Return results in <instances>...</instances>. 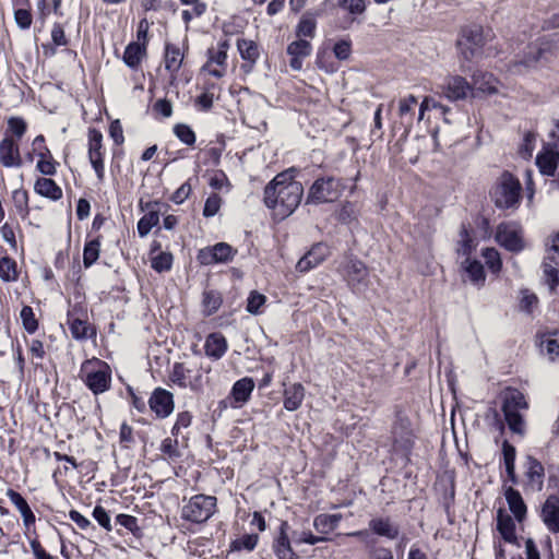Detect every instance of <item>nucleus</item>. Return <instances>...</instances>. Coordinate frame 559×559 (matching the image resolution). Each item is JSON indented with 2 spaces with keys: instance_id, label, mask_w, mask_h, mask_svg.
Instances as JSON below:
<instances>
[{
  "instance_id": "nucleus-1",
  "label": "nucleus",
  "mask_w": 559,
  "mask_h": 559,
  "mask_svg": "<svg viewBox=\"0 0 559 559\" xmlns=\"http://www.w3.org/2000/svg\"><path fill=\"white\" fill-rule=\"evenodd\" d=\"M300 169L293 166L278 173L264 188V205L284 218L299 206L304 197L302 183L296 180Z\"/></svg>"
},
{
  "instance_id": "nucleus-2",
  "label": "nucleus",
  "mask_w": 559,
  "mask_h": 559,
  "mask_svg": "<svg viewBox=\"0 0 559 559\" xmlns=\"http://www.w3.org/2000/svg\"><path fill=\"white\" fill-rule=\"evenodd\" d=\"M391 435L392 452L402 460L403 466L409 465L415 445V435L409 417L401 407L395 408Z\"/></svg>"
},
{
  "instance_id": "nucleus-3",
  "label": "nucleus",
  "mask_w": 559,
  "mask_h": 559,
  "mask_svg": "<svg viewBox=\"0 0 559 559\" xmlns=\"http://www.w3.org/2000/svg\"><path fill=\"white\" fill-rule=\"evenodd\" d=\"M490 31L485 32L479 24L462 26L456 39L459 57L466 62L483 56V49L489 40Z\"/></svg>"
},
{
  "instance_id": "nucleus-4",
  "label": "nucleus",
  "mask_w": 559,
  "mask_h": 559,
  "mask_svg": "<svg viewBox=\"0 0 559 559\" xmlns=\"http://www.w3.org/2000/svg\"><path fill=\"white\" fill-rule=\"evenodd\" d=\"M346 189L344 179L334 176L317 178L310 186L305 204L320 205L337 201Z\"/></svg>"
},
{
  "instance_id": "nucleus-5",
  "label": "nucleus",
  "mask_w": 559,
  "mask_h": 559,
  "mask_svg": "<svg viewBox=\"0 0 559 559\" xmlns=\"http://www.w3.org/2000/svg\"><path fill=\"white\" fill-rule=\"evenodd\" d=\"M522 185L510 171L504 170L491 192L495 205L500 210L515 209L521 201Z\"/></svg>"
},
{
  "instance_id": "nucleus-6",
  "label": "nucleus",
  "mask_w": 559,
  "mask_h": 559,
  "mask_svg": "<svg viewBox=\"0 0 559 559\" xmlns=\"http://www.w3.org/2000/svg\"><path fill=\"white\" fill-rule=\"evenodd\" d=\"M216 511V498L214 496L195 495L183 506L181 518L191 523L206 522Z\"/></svg>"
},
{
  "instance_id": "nucleus-7",
  "label": "nucleus",
  "mask_w": 559,
  "mask_h": 559,
  "mask_svg": "<svg viewBox=\"0 0 559 559\" xmlns=\"http://www.w3.org/2000/svg\"><path fill=\"white\" fill-rule=\"evenodd\" d=\"M437 94L451 103H457L473 97L474 86L462 75L449 74L437 85Z\"/></svg>"
},
{
  "instance_id": "nucleus-8",
  "label": "nucleus",
  "mask_w": 559,
  "mask_h": 559,
  "mask_svg": "<svg viewBox=\"0 0 559 559\" xmlns=\"http://www.w3.org/2000/svg\"><path fill=\"white\" fill-rule=\"evenodd\" d=\"M495 240L500 247L512 253H520L525 248L522 228L513 222L500 223L496 229Z\"/></svg>"
},
{
  "instance_id": "nucleus-9",
  "label": "nucleus",
  "mask_w": 559,
  "mask_h": 559,
  "mask_svg": "<svg viewBox=\"0 0 559 559\" xmlns=\"http://www.w3.org/2000/svg\"><path fill=\"white\" fill-rule=\"evenodd\" d=\"M237 250L227 242H217L198 251L197 260L201 265L228 263L236 255Z\"/></svg>"
},
{
  "instance_id": "nucleus-10",
  "label": "nucleus",
  "mask_w": 559,
  "mask_h": 559,
  "mask_svg": "<svg viewBox=\"0 0 559 559\" xmlns=\"http://www.w3.org/2000/svg\"><path fill=\"white\" fill-rule=\"evenodd\" d=\"M83 382L95 395L109 390L111 383V370L108 364L98 360L97 368L85 372Z\"/></svg>"
},
{
  "instance_id": "nucleus-11",
  "label": "nucleus",
  "mask_w": 559,
  "mask_h": 559,
  "mask_svg": "<svg viewBox=\"0 0 559 559\" xmlns=\"http://www.w3.org/2000/svg\"><path fill=\"white\" fill-rule=\"evenodd\" d=\"M345 274L353 293L360 294L367 288L369 271L361 260L350 258L345 266Z\"/></svg>"
},
{
  "instance_id": "nucleus-12",
  "label": "nucleus",
  "mask_w": 559,
  "mask_h": 559,
  "mask_svg": "<svg viewBox=\"0 0 559 559\" xmlns=\"http://www.w3.org/2000/svg\"><path fill=\"white\" fill-rule=\"evenodd\" d=\"M148 406L157 418H167L174 412V395L166 389L156 388L148 399Z\"/></svg>"
},
{
  "instance_id": "nucleus-13",
  "label": "nucleus",
  "mask_w": 559,
  "mask_h": 559,
  "mask_svg": "<svg viewBox=\"0 0 559 559\" xmlns=\"http://www.w3.org/2000/svg\"><path fill=\"white\" fill-rule=\"evenodd\" d=\"M329 254V246L324 242H317L299 259L296 264V271L307 273L320 265Z\"/></svg>"
},
{
  "instance_id": "nucleus-14",
  "label": "nucleus",
  "mask_w": 559,
  "mask_h": 559,
  "mask_svg": "<svg viewBox=\"0 0 559 559\" xmlns=\"http://www.w3.org/2000/svg\"><path fill=\"white\" fill-rule=\"evenodd\" d=\"M289 524L282 521L278 527V534L273 542V551L277 559H298V555L292 547L288 536Z\"/></svg>"
},
{
  "instance_id": "nucleus-15",
  "label": "nucleus",
  "mask_w": 559,
  "mask_h": 559,
  "mask_svg": "<svg viewBox=\"0 0 559 559\" xmlns=\"http://www.w3.org/2000/svg\"><path fill=\"white\" fill-rule=\"evenodd\" d=\"M497 531L501 538L511 545L520 546L516 536L515 519H512L510 514L502 508L497 511Z\"/></svg>"
},
{
  "instance_id": "nucleus-16",
  "label": "nucleus",
  "mask_w": 559,
  "mask_h": 559,
  "mask_svg": "<svg viewBox=\"0 0 559 559\" xmlns=\"http://www.w3.org/2000/svg\"><path fill=\"white\" fill-rule=\"evenodd\" d=\"M535 164L542 175L552 177L559 165V152L555 148L544 146L543 150L537 153Z\"/></svg>"
},
{
  "instance_id": "nucleus-17",
  "label": "nucleus",
  "mask_w": 559,
  "mask_h": 559,
  "mask_svg": "<svg viewBox=\"0 0 559 559\" xmlns=\"http://www.w3.org/2000/svg\"><path fill=\"white\" fill-rule=\"evenodd\" d=\"M287 55L290 57L289 67L295 71L302 69L304 59L311 55L312 46L307 39L300 38L287 46Z\"/></svg>"
},
{
  "instance_id": "nucleus-18",
  "label": "nucleus",
  "mask_w": 559,
  "mask_h": 559,
  "mask_svg": "<svg viewBox=\"0 0 559 559\" xmlns=\"http://www.w3.org/2000/svg\"><path fill=\"white\" fill-rule=\"evenodd\" d=\"M0 162L4 167H21L23 165L17 143L10 136L0 142Z\"/></svg>"
},
{
  "instance_id": "nucleus-19",
  "label": "nucleus",
  "mask_w": 559,
  "mask_h": 559,
  "mask_svg": "<svg viewBox=\"0 0 559 559\" xmlns=\"http://www.w3.org/2000/svg\"><path fill=\"white\" fill-rule=\"evenodd\" d=\"M254 389V381L252 378L245 377L237 380L230 390L229 399L234 401L231 407H241L245 403L250 400L251 393Z\"/></svg>"
},
{
  "instance_id": "nucleus-20",
  "label": "nucleus",
  "mask_w": 559,
  "mask_h": 559,
  "mask_svg": "<svg viewBox=\"0 0 559 559\" xmlns=\"http://www.w3.org/2000/svg\"><path fill=\"white\" fill-rule=\"evenodd\" d=\"M237 48L240 53L241 59L245 63L241 64V69L243 72L249 73L252 71L257 60L260 57V51L257 43L249 39H238Z\"/></svg>"
},
{
  "instance_id": "nucleus-21",
  "label": "nucleus",
  "mask_w": 559,
  "mask_h": 559,
  "mask_svg": "<svg viewBox=\"0 0 559 559\" xmlns=\"http://www.w3.org/2000/svg\"><path fill=\"white\" fill-rule=\"evenodd\" d=\"M542 518L550 532L559 533V497L550 496L546 499L542 509Z\"/></svg>"
},
{
  "instance_id": "nucleus-22",
  "label": "nucleus",
  "mask_w": 559,
  "mask_h": 559,
  "mask_svg": "<svg viewBox=\"0 0 559 559\" xmlns=\"http://www.w3.org/2000/svg\"><path fill=\"white\" fill-rule=\"evenodd\" d=\"M504 497L510 512L516 522L522 523L526 519L527 507L518 489L508 487L504 490Z\"/></svg>"
},
{
  "instance_id": "nucleus-23",
  "label": "nucleus",
  "mask_w": 559,
  "mask_h": 559,
  "mask_svg": "<svg viewBox=\"0 0 559 559\" xmlns=\"http://www.w3.org/2000/svg\"><path fill=\"white\" fill-rule=\"evenodd\" d=\"M528 485L535 490H542L544 485L545 468L543 464L534 456H526V472Z\"/></svg>"
},
{
  "instance_id": "nucleus-24",
  "label": "nucleus",
  "mask_w": 559,
  "mask_h": 559,
  "mask_svg": "<svg viewBox=\"0 0 559 559\" xmlns=\"http://www.w3.org/2000/svg\"><path fill=\"white\" fill-rule=\"evenodd\" d=\"M478 240L473 235V229L466 223H462L460 227V240L457 241L456 253L465 258H471L476 250Z\"/></svg>"
},
{
  "instance_id": "nucleus-25",
  "label": "nucleus",
  "mask_w": 559,
  "mask_h": 559,
  "mask_svg": "<svg viewBox=\"0 0 559 559\" xmlns=\"http://www.w3.org/2000/svg\"><path fill=\"white\" fill-rule=\"evenodd\" d=\"M283 406L288 412L297 411L305 399V386L299 383H293L284 389Z\"/></svg>"
},
{
  "instance_id": "nucleus-26",
  "label": "nucleus",
  "mask_w": 559,
  "mask_h": 559,
  "mask_svg": "<svg viewBox=\"0 0 559 559\" xmlns=\"http://www.w3.org/2000/svg\"><path fill=\"white\" fill-rule=\"evenodd\" d=\"M226 350L227 341L223 334L214 332L206 336L204 352L207 357L217 360L225 355Z\"/></svg>"
},
{
  "instance_id": "nucleus-27",
  "label": "nucleus",
  "mask_w": 559,
  "mask_h": 559,
  "mask_svg": "<svg viewBox=\"0 0 559 559\" xmlns=\"http://www.w3.org/2000/svg\"><path fill=\"white\" fill-rule=\"evenodd\" d=\"M7 497L20 511L24 525L28 528L35 524L36 518L25 498L14 489L7 490Z\"/></svg>"
},
{
  "instance_id": "nucleus-28",
  "label": "nucleus",
  "mask_w": 559,
  "mask_h": 559,
  "mask_svg": "<svg viewBox=\"0 0 559 559\" xmlns=\"http://www.w3.org/2000/svg\"><path fill=\"white\" fill-rule=\"evenodd\" d=\"M559 261L555 254L548 252L545 257L542 269L544 273L545 283L548 285L551 292H555L559 285Z\"/></svg>"
},
{
  "instance_id": "nucleus-29",
  "label": "nucleus",
  "mask_w": 559,
  "mask_h": 559,
  "mask_svg": "<svg viewBox=\"0 0 559 559\" xmlns=\"http://www.w3.org/2000/svg\"><path fill=\"white\" fill-rule=\"evenodd\" d=\"M538 346L540 353L554 361L559 357V331L555 330L540 334Z\"/></svg>"
},
{
  "instance_id": "nucleus-30",
  "label": "nucleus",
  "mask_w": 559,
  "mask_h": 559,
  "mask_svg": "<svg viewBox=\"0 0 559 559\" xmlns=\"http://www.w3.org/2000/svg\"><path fill=\"white\" fill-rule=\"evenodd\" d=\"M461 269L467 274L471 283L477 287L484 285L486 281V273L484 265L477 259L465 258L461 263Z\"/></svg>"
},
{
  "instance_id": "nucleus-31",
  "label": "nucleus",
  "mask_w": 559,
  "mask_h": 559,
  "mask_svg": "<svg viewBox=\"0 0 559 559\" xmlns=\"http://www.w3.org/2000/svg\"><path fill=\"white\" fill-rule=\"evenodd\" d=\"M369 528L378 536L388 539H395L400 534L397 525H394L389 518H376L369 521Z\"/></svg>"
},
{
  "instance_id": "nucleus-32",
  "label": "nucleus",
  "mask_w": 559,
  "mask_h": 559,
  "mask_svg": "<svg viewBox=\"0 0 559 559\" xmlns=\"http://www.w3.org/2000/svg\"><path fill=\"white\" fill-rule=\"evenodd\" d=\"M34 191L51 201H58L62 198V189L50 178H37L34 185Z\"/></svg>"
},
{
  "instance_id": "nucleus-33",
  "label": "nucleus",
  "mask_w": 559,
  "mask_h": 559,
  "mask_svg": "<svg viewBox=\"0 0 559 559\" xmlns=\"http://www.w3.org/2000/svg\"><path fill=\"white\" fill-rule=\"evenodd\" d=\"M502 457L509 480L513 485H516L519 483V478L515 473L516 449L508 440L502 442Z\"/></svg>"
},
{
  "instance_id": "nucleus-34",
  "label": "nucleus",
  "mask_w": 559,
  "mask_h": 559,
  "mask_svg": "<svg viewBox=\"0 0 559 559\" xmlns=\"http://www.w3.org/2000/svg\"><path fill=\"white\" fill-rule=\"evenodd\" d=\"M165 69L170 73L171 81L176 79V73L179 71L182 63V56L179 47L174 44L167 43L165 46Z\"/></svg>"
},
{
  "instance_id": "nucleus-35",
  "label": "nucleus",
  "mask_w": 559,
  "mask_h": 559,
  "mask_svg": "<svg viewBox=\"0 0 559 559\" xmlns=\"http://www.w3.org/2000/svg\"><path fill=\"white\" fill-rule=\"evenodd\" d=\"M145 55V44H140L136 41H131L127 45L123 52V62L130 69H138L142 57Z\"/></svg>"
},
{
  "instance_id": "nucleus-36",
  "label": "nucleus",
  "mask_w": 559,
  "mask_h": 559,
  "mask_svg": "<svg viewBox=\"0 0 559 559\" xmlns=\"http://www.w3.org/2000/svg\"><path fill=\"white\" fill-rule=\"evenodd\" d=\"M527 408L524 394L518 389H508L502 397L501 409L521 411Z\"/></svg>"
},
{
  "instance_id": "nucleus-37",
  "label": "nucleus",
  "mask_w": 559,
  "mask_h": 559,
  "mask_svg": "<svg viewBox=\"0 0 559 559\" xmlns=\"http://www.w3.org/2000/svg\"><path fill=\"white\" fill-rule=\"evenodd\" d=\"M316 14L306 12L296 26V36L298 39L302 37L313 38L316 36L317 21Z\"/></svg>"
},
{
  "instance_id": "nucleus-38",
  "label": "nucleus",
  "mask_w": 559,
  "mask_h": 559,
  "mask_svg": "<svg viewBox=\"0 0 559 559\" xmlns=\"http://www.w3.org/2000/svg\"><path fill=\"white\" fill-rule=\"evenodd\" d=\"M342 520V514H319L313 520V527L322 533L326 534L335 530Z\"/></svg>"
},
{
  "instance_id": "nucleus-39",
  "label": "nucleus",
  "mask_w": 559,
  "mask_h": 559,
  "mask_svg": "<svg viewBox=\"0 0 559 559\" xmlns=\"http://www.w3.org/2000/svg\"><path fill=\"white\" fill-rule=\"evenodd\" d=\"M417 105V98L414 95H408L400 100L399 115L402 124L405 127L412 126L414 118V107Z\"/></svg>"
},
{
  "instance_id": "nucleus-40",
  "label": "nucleus",
  "mask_w": 559,
  "mask_h": 559,
  "mask_svg": "<svg viewBox=\"0 0 559 559\" xmlns=\"http://www.w3.org/2000/svg\"><path fill=\"white\" fill-rule=\"evenodd\" d=\"M223 304L222 294L216 290H206L203 293L202 306L203 313L206 317L213 316Z\"/></svg>"
},
{
  "instance_id": "nucleus-41",
  "label": "nucleus",
  "mask_w": 559,
  "mask_h": 559,
  "mask_svg": "<svg viewBox=\"0 0 559 559\" xmlns=\"http://www.w3.org/2000/svg\"><path fill=\"white\" fill-rule=\"evenodd\" d=\"M159 223V211L145 213L136 224V230L141 238L147 236L151 229Z\"/></svg>"
},
{
  "instance_id": "nucleus-42",
  "label": "nucleus",
  "mask_w": 559,
  "mask_h": 559,
  "mask_svg": "<svg viewBox=\"0 0 559 559\" xmlns=\"http://www.w3.org/2000/svg\"><path fill=\"white\" fill-rule=\"evenodd\" d=\"M68 324L72 337L75 340H85L88 337L90 325L85 320L72 318L71 312H68Z\"/></svg>"
},
{
  "instance_id": "nucleus-43",
  "label": "nucleus",
  "mask_w": 559,
  "mask_h": 559,
  "mask_svg": "<svg viewBox=\"0 0 559 559\" xmlns=\"http://www.w3.org/2000/svg\"><path fill=\"white\" fill-rule=\"evenodd\" d=\"M16 262L12 258L4 255L0 259V278L4 282L17 281Z\"/></svg>"
},
{
  "instance_id": "nucleus-44",
  "label": "nucleus",
  "mask_w": 559,
  "mask_h": 559,
  "mask_svg": "<svg viewBox=\"0 0 559 559\" xmlns=\"http://www.w3.org/2000/svg\"><path fill=\"white\" fill-rule=\"evenodd\" d=\"M259 542L258 534H245L230 543V549L233 551H252Z\"/></svg>"
},
{
  "instance_id": "nucleus-45",
  "label": "nucleus",
  "mask_w": 559,
  "mask_h": 559,
  "mask_svg": "<svg viewBox=\"0 0 559 559\" xmlns=\"http://www.w3.org/2000/svg\"><path fill=\"white\" fill-rule=\"evenodd\" d=\"M100 241L99 239H93L84 245L83 249V264L87 269L92 266L99 258Z\"/></svg>"
},
{
  "instance_id": "nucleus-46",
  "label": "nucleus",
  "mask_w": 559,
  "mask_h": 559,
  "mask_svg": "<svg viewBox=\"0 0 559 559\" xmlns=\"http://www.w3.org/2000/svg\"><path fill=\"white\" fill-rule=\"evenodd\" d=\"M504 420L513 433L522 435L524 431V419L520 411L502 409Z\"/></svg>"
},
{
  "instance_id": "nucleus-47",
  "label": "nucleus",
  "mask_w": 559,
  "mask_h": 559,
  "mask_svg": "<svg viewBox=\"0 0 559 559\" xmlns=\"http://www.w3.org/2000/svg\"><path fill=\"white\" fill-rule=\"evenodd\" d=\"M481 255L484 257L486 265L488 266L491 273L497 274L501 271V257L500 253L495 248H484L481 250Z\"/></svg>"
},
{
  "instance_id": "nucleus-48",
  "label": "nucleus",
  "mask_w": 559,
  "mask_h": 559,
  "mask_svg": "<svg viewBox=\"0 0 559 559\" xmlns=\"http://www.w3.org/2000/svg\"><path fill=\"white\" fill-rule=\"evenodd\" d=\"M116 523L128 530L133 536L141 537L143 532L138 524V519L130 514L120 513L116 516Z\"/></svg>"
},
{
  "instance_id": "nucleus-49",
  "label": "nucleus",
  "mask_w": 559,
  "mask_h": 559,
  "mask_svg": "<svg viewBox=\"0 0 559 559\" xmlns=\"http://www.w3.org/2000/svg\"><path fill=\"white\" fill-rule=\"evenodd\" d=\"M173 254L170 252H159L151 260V266L157 273H164L171 270Z\"/></svg>"
},
{
  "instance_id": "nucleus-50",
  "label": "nucleus",
  "mask_w": 559,
  "mask_h": 559,
  "mask_svg": "<svg viewBox=\"0 0 559 559\" xmlns=\"http://www.w3.org/2000/svg\"><path fill=\"white\" fill-rule=\"evenodd\" d=\"M336 218L344 225H349L353 222H356L357 211L355 209V204L349 201L344 202L337 211Z\"/></svg>"
},
{
  "instance_id": "nucleus-51",
  "label": "nucleus",
  "mask_w": 559,
  "mask_h": 559,
  "mask_svg": "<svg viewBox=\"0 0 559 559\" xmlns=\"http://www.w3.org/2000/svg\"><path fill=\"white\" fill-rule=\"evenodd\" d=\"M20 317L23 328L28 334H33L37 331L38 321L35 318L34 310L31 306H24L21 309Z\"/></svg>"
},
{
  "instance_id": "nucleus-52",
  "label": "nucleus",
  "mask_w": 559,
  "mask_h": 559,
  "mask_svg": "<svg viewBox=\"0 0 559 559\" xmlns=\"http://www.w3.org/2000/svg\"><path fill=\"white\" fill-rule=\"evenodd\" d=\"M174 133L183 144L188 146H192L197 141L194 131L190 126L186 123L175 124Z\"/></svg>"
},
{
  "instance_id": "nucleus-53",
  "label": "nucleus",
  "mask_w": 559,
  "mask_h": 559,
  "mask_svg": "<svg viewBox=\"0 0 559 559\" xmlns=\"http://www.w3.org/2000/svg\"><path fill=\"white\" fill-rule=\"evenodd\" d=\"M266 297L258 290H251L247 298L246 310L251 314H259L261 307L264 306Z\"/></svg>"
},
{
  "instance_id": "nucleus-54",
  "label": "nucleus",
  "mask_w": 559,
  "mask_h": 559,
  "mask_svg": "<svg viewBox=\"0 0 559 559\" xmlns=\"http://www.w3.org/2000/svg\"><path fill=\"white\" fill-rule=\"evenodd\" d=\"M90 163L96 174L98 181H104L105 165H104V151L88 152Z\"/></svg>"
},
{
  "instance_id": "nucleus-55",
  "label": "nucleus",
  "mask_w": 559,
  "mask_h": 559,
  "mask_svg": "<svg viewBox=\"0 0 559 559\" xmlns=\"http://www.w3.org/2000/svg\"><path fill=\"white\" fill-rule=\"evenodd\" d=\"M337 5L353 15H360L366 11V0H338Z\"/></svg>"
},
{
  "instance_id": "nucleus-56",
  "label": "nucleus",
  "mask_w": 559,
  "mask_h": 559,
  "mask_svg": "<svg viewBox=\"0 0 559 559\" xmlns=\"http://www.w3.org/2000/svg\"><path fill=\"white\" fill-rule=\"evenodd\" d=\"M222 205V198L217 193H212L207 197L203 207V216L204 217H213L215 216Z\"/></svg>"
},
{
  "instance_id": "nucleus-57",
  "label": "nucleus",
  "mask_w": 559,
  "mask_h": 559,
  "mask_svg": "<svg viewBox=\"0 0 559 559\" xmlns=\"http://www.w3.org/2000/svg\"><path fill=\"white\" fill-rule=\"evenodd\" d=\"M333 53L340 61H345L350 57L352 53V41L350 39H341L333 46Z\"/></svg>"
},
{
  "instance_id": "nucleus-58",
  "label": "nucleus",
  "mask_w": 559,
  "mask_h": 559,
  "mask_svg": "<svg viewBox=\"0 0 559 559\" xmlns=\"http://www.w3.org/2000/svg\"><path fill=\"white\" fill-rule=\"evenodd\" d=\"M521 299H520V310L526 313H531L533 307L537 305L538 298L534 293H531L528 289L521 290Z\"/></svg>"
},
{
  "instance_id": "nucleus-59",
  "label": "nucleus",
  "mask_w": 559,
  "mask_h": 559,
  "mask_svg": "<svg viewBox=\"0 0 559 559\" xmlns=\"http://www.w3.org/2000/svg\"><path fill=\"white\" fill-rule=\"evenodd\" d=\"M27 124L21 117H11L8 120V130L20 140L26 132Z\"/></svg>"
},
{
  "instance_id": "nucleus-60",
  "label": "nucleus",
  "mask_w": 559,
  "mask_h": 559,
  "mask_svg": "<svg viewBox=\"0 0 559 559\" xmlns=\"http://www.w3.org/2000/svg\"><path fill=\"white\" fill-rule=\"evenodd\" d=\"M92 515L103 528L108 532L112 530L109 513L104 507L95 506Z\"/></svg>"
},
{
  "instance_id": "nucleus-61",
  "label": "nucleus",
  "mask_w": 559,
  "mask_h": 559,
  "mask_svg": "<svg viewBox=\"0 0 559 559\" xmlns=\"http://www.w3.org/2000/svg\"><path fill=\"white\" fill-rule=\"evenodd\" d=\"M13 202L19 213H28V193L26 190L17 189L13 191Z\"/></svg>"
},
{
  "instance_id": "nucleus-62",
  "label": "nucleus",
  "mask_w": 559,
  "mask_h": 559,
  "mask_svg": "<svg viewBox=\"0 0 559 559\" xmlns=\"http://www.w3.org/2000/svg\"><path fill=\"white\" fill-rule=\"evenodd\" d=\"M192 423V414L188 411L179 412L171 428V435L178 436L182 428H188Z\"/></svg>"
},
{
  "instance_id": "nucleus-63",
  "label": "nucleus",
  "mask_w": 559,
  "mask_h": 559,
  "mask_svg": "<svg viewBox=\"0 0 559 559\" xmlns=\"http://www.w3.org/2000/svg\"><path fill=\"white\" fill-rule=\"evenodd\" d=\"M33 150L36 153L38 159L46 158L51 159L52 154L49 147L45 144V136L43 134L37 135L33 141Z\"/></svg>"
},
{
  "instance_id": "nucleus-64",
  "label": "nucleus",
  "mask_w": 559,
  "mask_h": 559,
  "mask_svg": "<svg viewBox=\"0 0 559 559\" xmlns=\"http://www.w3.org/2000/svg\"><path fill=\"white\" fill-rule=\"evenodd\" d=\"M58 162L51 157V159L40 158L37 160L36 170L44 176H53L57 173Z\"/></svg>"
}]
</instances>
